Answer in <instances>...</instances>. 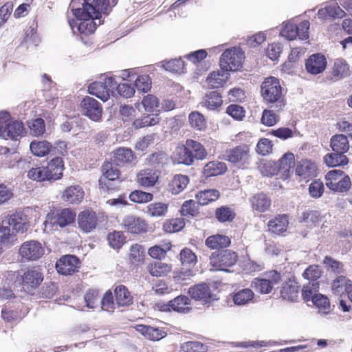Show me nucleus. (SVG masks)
I'll return each mask as SVG.
<instances>
[{
	"instance_id": "f257e3e1",
	"label": "nucleus",
	"mask_w": 352,
	"mask_h": 352,
	"mask_svg": "<svg viewBox=\"0 0 352 352\" xmlns=\"http://www.w3.org/2000/svg\"><path fill=\"white\" fill-rule=\"evenodd\" d=\"M118 0H72L69 8L76 19L69 21L74 34L89 35L101 24V14L107 12L109 6H115Z\"/></svg>"
},
{
	"instance_id": "f03ea898",
	"label": "nucleus",
	"mask_w": 352,
	"mask_h": 352,
	"mask_svg": "<svg viewBox=\"0 0 352 352\" xmlns=\"http://www.w3.org/2000/svg\"><path fill=\"white\" fill-rule=\"evenodd\" d=\"M63 162L61 157H56L50 160L46 166L32 168L28 177L37 182L56 181L63 175Z\"/></svg>"
},
{
	"instance_id": "7ed1b4c3",
	"label": "nucleus",
	"mask_w": 352,
	"mask_h": 352,
	"mask_svg": "<svg viewBox=\"0 0 352 352\" xmlns=\"http://www.w3.org/2000/svg\"><path fill=\"white\" fill-rule=\"evenodd\" d=\"M25 129L21 122L12 120L7 111L0 112V137L17 140L22 136Z\"/></svg>"
},
{
	"instance_id": "20e7f679",
	"label": "nucleus",
	"mask_w": 352,
	"mask_h": 352,
	"mask_svg": "<svg viewBox=\"0 0 352 352\" xmlns=\"http://www.w3.org/2000/svg\"><path fill=\"white\" fill-rule=\"evenodd\" d=\"M76 214L69 208H64L47 214L44 222L45 227L56 229V227L64 228L73 223Z\"/></svg>"
},
{
	"instance_id": "39448f33",
	"label": "nucleus",
	"mask_w": 352,
	"mask_h": 352,
	"mask_svg": "<svg viewBox=\"0 0 352 352\" xmlns=\"http://www.w3.org/2000/svg\"><path fill=\"white\" fill-rule=\"evenodd\" d=\"M243 58V52L239 47L227 49L220 57L221 69L226 72L237 71L241 67Z\"/></svg>"
},
{
	"instance_id": "423d86ee",
	"label": "nucleus",
	"mask_w": 352,
	"mask_h": 352,
	"mask_svg": "<svg viewBox=\"0 0 352 352\" xmlns=\"http://www.w3.org/2000/svg\"><path fill=\"white\" fill-rule=\"evenodd\" d=\"M237 261L236 252L225 250L218 253L213 252L210 256V265L218 270L229 272L228 267L233 266Z\"/></svg>"
},
{
	"instance_id": "0eeeda50",
	"label": "nucleus",
	"mask_w": 352,
	"mask_h": 352,
	"mask_svg": "<svg viewBox=\"0 0 352 352\" xmlns=\"http://www.w3.org/2000/svg\"><path fill=\"white\" fill-rule=\"evenodd\" d=\"M261 95L265 100L274 103L282 95V88L278 78L274 76L266 78L262 82Z\"/></svg>"
},
{
	"instance_id": "6e6552de",
	"label": "nucleus",
	"mask_w": 352,
	"mask_h": 352,
	"mask_svg": "<svg viewBox=\"0 0 352 352\" xmlns=\"http://www.w3.org/2000/svg\"><path fill=\"white\" fill-rule=\"evenodd\" d=\"M104 178L99 179V186L104 191L115 189L118 186H113L111 182L118 181L120 170L113 161L105 162L102 166Z\"/></svg>"
},
{
	"instance_id": "1a4fd4ad",
	"label": "nucleus",
	"mask_w": 352,
	"mask_h": 352,
	"mask_svg": "<svg viewBox=\"0 0 352 352\" xmlns=\"http://www.w3.org/2000/svg\"><path fill=\"white\" fill-rule=\"evenodd\" d=\"M81 113L94 122L102 118V108L101 104L95 98L86 96L80 102Z\"/></svg>"
},
{
	"instance_id": "9d476101",
	"label": "nucleus",
	"mask_w": 352,
	"mask_h": 352,
	"mask_svg": "<svg viewBox=\"0 0 352 352\" xmlns=\"http://www.w3.org/2000/svg\"><path fill=\"white\" fill-rule=\"evenodd\" d=\"M45 253L42 244L35 240L23 242L19 248V254L27 261H36Z\"/></svg>"
},
{
	"instance_id": "9b49d317",
	"label": "nucleus",
	"mask_w": 352,
	"mask_h": 352,
	"mask_svg": "<svg viewBox=\"0 0 352 352\" xmlns=\"http://www.w3.org/2000/svg\"><path fill=\"white\" fill-rule=\"evenodd\" d=\"M249 153L248 146L243 144L227 150L224 155V159L232 164H240L241 166H245L249 163Z\"/></svg>"
},
{
	"instance_id": "f8f14e48",
	"label": "nucleus",
	"mask_w": 352,
	"mask_h": 352,
	"mask_svg": "<svg viewBox=\"0 0 352 352\" xmlns=\"http://www.w3.org/2000/svg\"><path fill=\"white\" fill-rule=\"evenodd\" d=\"M79 259L74 255H65L56 263L57 272L62 275H71L78 271L80 266Z\"/></svg>"
},
{
	"instance_id": "ddd939ff",
	"label": "nucleus",
	"mask_w": 352,
	"mask_h": 352,
	"mask_svg": "<svg viewBox=\"0 0 352 352\" xmlns=\"http://www.w3.org/2000/svg\"><path fill=\"white\" fill-rule=\"evenodd\" d=\"M286 166V153H284L278 161H267L264 163H261L259 166V170L261 174L264 176H273L277 175L281 170H283L284 177V173L286 172L285 167Z\"/></svg>"
},
{
	"instance_id": "4468645a",
	"label": "nucleus",
	"mask_w": 352,
	"mask_h": 352,
	"mask_svg": "<svg viewBox=\"0 0 352 352\" xmlns=\"http://www.w3.org/2000/svg\"><path fill=\"white\" fill-rule=\"evenodd\" d=\"M327 65L324 55L316 53L311 55L305 62V68L308 73L317 75L322 73Z\"/></svg>"
},
{
	"instance_id": "2eb2a0df",
	"label": "nucleus",
	"mask_w": 352,
	"mask_h": 352,
	"mask_svg": "<svg viewBox=\"0 0 352 352\" xmlns=\"http://www.w3.org/2000/svg\"><path fill=\"white\" fill-rule=\"evenodd\" d=\"M79 228L85 233H89L96 229L98 224V217L95 212L85 210L78 215Z\"/></svg>"
},
{
	"instance_id": "dca6fc26",
	"label": "nucleus",
	"mask_w": 352,
	"mask_h": 352,
	"mask_svg": "<svg viewBox=\"0 0 352 352\" xmlns=\"http://www.w3.org/2000/svg\"><path fill=\"white\" fill-rule=\"evenodd\" d=\"M309 25V22L307 20L298 25L287 21V40H294L297 38L300 40L307 39Z\"/></svg>"
},
{
	"instance_id": "f3484780",
	"label": "nucleus",
	"mask_w": 352,
	"mask_h": 352,
	"mask_svg": "<svg viewBox=\"0 0 352 352\" xmlns=\"http://www.w3.org/2000/svg\"><path fill=\"white\" fill-rule=\"evenodd\" d=\"M192 298L202 301L204 304L210 303L214 300L209 286L206 283H200L188 289Z\"/></svg>"
},
{
	"instance_id": "a211bd4d",
	"label": "nucleus",
	"mask_w": 352,
	"mask_h": 352,
	"mask_svg": "<svg viewBox=\"0 0 352 352\" xmlns=\"http://www.w3.org/2000/svg\"><path fill=\"white\" fill-rule=\"evenodd\" d=\"M43 280V276L38 269H29L22 276L23 287L29 291L35 289Z\"/></svg>"
},
{
	"instance_id": "6ab92c4d",
	"label": "nucleus",
	"mask_w": 352,
	"mask_h": 352,
	"mask_svg": "<svg viewBox=\"0 0 352 352\" xmlns=\"http://www.w3.org/2000/svg\"><path fill=\"white\" fill-rule=\"evenodd\" d=\"M6 218L10 221L12 229L15 230L16 232L24 233L30 227L28 217L23 212H16Z\"/></svg>"
},
{
	"instance_id": "aec40b11",
	"label": "nucleus",
	"mask_w": 352,
	"mask_h": 352,
	"mask_svg": "<svg viewBox=\"0 0 352 352\" xmlns=\"http://www.w3.org/2000/svg\"><path fill=\"white\" fill-rule=\"evenodd\" d=\"M122 226L124 229L132 234H140L146 231L147 225L146 222L140 217L127 216L122 221Z\"/></svg>"
},
{
	"instance_id": "412c9836",
	"label": "nucleus",
	"mask_w": 352,
	"mask_h": 352,
	"mask_svg": "<svg viewBox=\"0 0 352 352\" xmlns=\"http://www.w3.org/2000/svg\"><path fill=\"white\" fill-rule=\"evenodd\" d=\"M317 168L314 163L309 160H304L296 165V174L300 179L306 182L316 176Z\"/></svg>"
},
{
	"instance_id": "4be33fe9",
	"label": "nucleus",
	"mask_w": 352,
	"mask_h": 352,
	"mask_svg": "<svg viewBox=\"0 0 352 352\" xmlns=\"http://www.w3.org/2000/svg\"><path fill=\"white\" fill-rule=\"evenodd\" d=\"M61 197L69 204H79L84 197V191L79 185L71 186L63 191Z\"/></svg>"
},
{
	"instance_id": "5701e85b",
	"label": "nucleus",
	"mask_w": 352,
	"mask_h": 352,
	"mask_svg": "<svg viewBox=\"0 0 352 352\" xmlns=\"http://www.w3.org/2000/svg\"><path fill=\"white\" fill-rule=\"evenodd\" d=\"M250 201L252 208L259 212L268 210L271 206L270 198L263 192L255 194Z\"/></svg>"
},
{
	"instance_id": "b1692460",
	"label": "nucleus",
	"mask_w": 352,
	"mask_h": 352,
	"mask_svg": "<svg viewBox=\"0 0 352 352\" xmlns=\"http://www.w3.org/2000/svg\"><path fill=\"white\" fill-rule=\"evenodd\" d=\"M134 158V153L131 148L122 147L114 151L111 160L116 166H121L131 162Z\"/></svg>"
},
{
	"instance_id": "393cba45",
	"label": "nucleus",
	"mask_w": 352,
	"mask_h": 352,
	"mask_svg": "<svg viewBox=\"0 0 352 352\" xmlns=\"http://www.w3.org/2000/svg\"><path fill=\"white\" fill-rule=\"evenodd\" d=\"M331 289L336 295L341 296L344 293L349 294L352 289L351 281L346 276L340 275L331 283Z\"/></svg>"
},
{
	"instance_id": "a878e982",
	"label": "nucleus",
	"mask_w": 352,
	"mask_h": 352,
	"mask_svg": "<svg viewBox=\"0 0 352 352\" xmlns=\"http://www.w3.org/2000/svg\"><path fill=\"white\" fill-rule=\"evenodd\" d=\"M230 243V239L228 236L223 234L210 236L206 240V245L212 250L226 248Z\"/></svg>"
},
{
	"instance_id": "bb28decb",
	"label": "nucleus",
	"mask_w": 352,
	"mask_h": 352,
	"mask_svg": "<svg viewBox=\"0 0 352 352\" xmlns=\"http://www.w3.org/2000/svg\"><path fill=\"white\" fill-rule=\"evenodd\" d=\"M30 148L32 154L38 157H44L53 152V146L46 140H34L30 143Z\"/></svg>"
},
{
	"instance_id": "cd10ccee",
	"label": "nucleus",
	"mask_w": 352,
	"mask_h": 352,
	"mask_svg": "<svg viewBox=\"0 0 352 352\" xmlns=\"http://www.w3.org/2000/svg\"><path fill=\"white\" fill-rule=\"evenodd\" d=\"M157 173L151 169L143 170L137 175L138 184L143 187L153 186L158 179Z\"/></svg>"
},
{
	"instance_id": "c85d7f7f",
	"label": "nucleus",
	"mask_w": 352,
	"mask_h": 352,
	"mask_svg": "<svg viewBox=\"0 0 352 352\" xmlns=\"http://www.w3.org/2000/svg\"><path fill=\"white\" fill-rule=\"evenodd\" d=\"M186 146L192 154L193 160H203L206 158L208 153L200 142L191 139L186 140Z\"/></svg>"
},
{
	"instance_id": "c756f323",
	"label": "nucleus",
	"mask_w": 352,
	"mask_h": 352,
	"mask_svg": "<svg viewBox=\"0 0 352 352\" xmlns=\"http://www.w3.org/2000/svg\"><path fill=\"white\" fill-rule=\"evenodd\" d=\"M15 230H13L10 221L5 217L0 224V241L3 244L11 243L14 240Z\"/></svg>"
},
{
	"instance_id": "7c9ffc66",
	"label": "nucleus",
	"mask_w": 352,
	"mask_h": 352,
	"mask_svg": "<svg viewBox=\"0 0 352 352\" xmlns=\"http://www.w3.org/2000/svg\"><path fill=\"white\" fill-rule=\"evenodd\" d=\"M300 222L305 223L309 227L316 226L321 220L320 213L317 210H307L298 214Z\"/></svg>"
},
{
	"instance_id": "2f4dec72",
	"label": "nucleus",
	"mask_w": 352,
	"mask_h": 352,
	"mask_svg": "<svg viewBox=\"0 0 352 352\" xmlns=\"http://www.w3.org/2000/svg\"><path fill=\"white\" fill-rule=\"evenodd\" d=\"M88 91L90 94L96 96L103 102L107 101L110 96L104 82H94L91 83L88 87Z\"/></svg>"
},
{
	"instance_id": "473e14b6",
	"label": "nucleus",
	"mask_w": 352,
	"mask_h": 352,
	"mask_svg": "<svg viewBox=\"0 0 352 352\" xmlns=\"http://www.w3.org/2000/svg\"><path fill=\"white\" fill-rule=\"evenodd\" d=\"M190 300L186 296H179L173 300L168 302V306L172 310L181 312L188 313L190 308L188 307Z\"/></svg>"
},
{
	"instance_id": "72a5a7b5",
	"label": "nucleus",
	"mask_w": 352,
	"mask_h": 352,
	"mask_svg": "<svg viewBox=\"0 0 352 352\" xmlns=\"http://www.w3.org/2000/svg\"><path fill=\"white\" fill-rule=\"evenodd\" d=\"M227 170L225 163L218 161L208 162L204 168V174L206 177H212L224 173Z\"/></svg>"
},
{
	"instance_id": "f704fd0d",
	"label": "nucleus",
	"mask_w": 352,
	"mask_h": 352,
	"mask_svg": "<svg viewBox=\"0 0 352 352\" xmlns=\"http://www.w3.org/2000/svg\"><path fill=\"white\" fill-rule=\"evenodd\" d=\"M222 96L217 91H210L204 98L201 104L209 110H214L222 104Z\"/></svg>"
},
{
	"instance_id": "c9c22d12",
	"label": "nucleus",
	"mask_w": 352,
	"mask_h": 352,
	"mask_svg": "<svg viewBox=\"0 0 352 352\" xmlns=\"http://www.w3.org/2000/svg\"><path fill=\"white\" fill-rule=\"evenodd\" d=\"M220 193L215 189H206L199 191L196 195V199L198 204L201 206H206L211 202H213L219 199Z\"/></svg>"
},
{
	"instance_id": "e433bc0d",
	"label": "nucleus",
	"mask_w": 352,
	"mask_h": 352,
	"mask_svg": "<svg viewBox=\"0 0 352 352\" xmlns=\"http://www.w3.org/2000/svg\"><path fill=\"white\" fill-rule=\"evenodd\" d=\"M331 147L334 152L344 154L349 148L346 135L342 134L333 135L331 139Z\"/></svg>"
},
{
	"instance_id": "4c0bfd02",
	"label": "nucleus",
	"mask_w": 352,
	"mask_h": 352,
	"mask_svg": "<svg viewBox=\"0 0 352 352\" xmlns=\"http://www.w3.org/2000/svg\"><path fill=\"white\" fill-rule=\"evenodd\" d=\"M114 293L116 300L120 306H126L133 302V298L124 285L117 286L114 289Z\"/></svg>"
},
{
	"instance_id": "58836bf2",
	"label": "nucleus",
	"mask_w": 352,
	"mask_h": 352,
	"mask_svg": "<svg viewBox=\"0 0 352 352\" xmlns=\"http://www.w3.org/2000/svg\"><path fill=\"white\" fill-rule=\"evenodd\" d=\"M324 162L329 167H335L346 165L349 160L344 154L333 151V153L327 154L324 157Z\"/></svg>"
},
{
	"instance_id": "ea45409f",
	"label": "nucleus",
	"mask_w": 352,
	"mask_h": 352,
	"mask_svg": "<svg viewBox=\"0 0 352 352\" xmlns=\"http://www.w3.org/2000/svg\"><path fill=\"white\" fill-rule=\"evenodd\" d=\"M147 270L151 276L160 277L165 276L170 272L171 271V266L160 261H156L150 263L147 267Z\"/></svg>"
},
{
	"instance_id": "a19ab883",
	"label": "nucleus",
	"mask_w": 352,
	"mask_h": 352,
	"mask_svg": "<svg viewBox=\"0 0 352 352\" xmlns=\"http://www.w3.org/2000/svg\"><path fill=\"white\" fill-rule=\"evenodd\" d=\"M269 230L276 234H282L286 230V214H278L268 223Z\"/></svg>"
},
{
	"instance_id": "79ce46f5",
	"label": "nucleus",
	"mask_w": 352,
	"mask_h": 352,
	"mask_svg": "<svg viewBox=\"0 0 352 352\" xmlns=\"http://www.w3.org/2000/svg\"><path fill=\"white\" fill-rule=\"evenodd\" d=\"M166 71L180 74L184 72V62L182 58H175L168 61L163 60L158 63Z\"/></svg>"
},
{
	"instance_id": "37998d69",
	"label": "nucleus",
	"mask_w": 352,
	"mask_h": 352,
	"mask_svg": "<svg viewBox=\"0 0 352 352\" xmlns=\"http://www.w3.org/2000/svg\"><path fill=\"white\" fill-rule=\"evenodd\" d=\"M227 72L221 69V71L210 73L207 78L208 85L212 88L222 87L228 78V74Z\"/></svg>"
},
{
	"instance_id": "c03bdc74",
	"label": "nucleus",
	"mask_w": 352,
	"mask_h": 352,
	"mask_svg": "<svg viewBox=\"0 0 352 352\" xmlns=\"http://www.w3.org/2000/svg\"><path fill=\"white\" fill-rule=\"evenodd\" d=\"M322 263L326 270L329 273L337 274L344 272L342 263L331 256H326L324 258Z\"/></svg>"
},
{
	"instance_id": "a18cd8bd",
	"label": "nucleus",
	"mask_w": 352,
	"mask_h": 352,
	"mask_svg": "<svg viewBox=\"0 0 352 352\" xmlns=\"http://www.w3.org/2000/svg\"><path fill=\"white\" fill-rule=\"evenodd\" d=\"M318 15L320 16H327L332 18L341 19L344 16V12L338 6L337 3H331L324 9L318 11Z\"/></svg>"
},
{
	"instance_id": "49530a36",
	"label": "nucleus",
	"mask_w": 352,
	"mask_h": 352,
	"mask_svg": "<svg viewBox=\"0 0 352 352\" xmlns=\"http://www.w3.org/2000/svg\"><path fill=\"white\" fill-rule=\"evenodd\" d=\"M176 155L177 160L179 164L190 166L194 162L192 154L186 146V142H185V144L177 148Z\"/></svg>"
},
{
	"instance_id": "de8ad7c7",
	"label": "nucleus",
	"mask_w": 352,
	"mask_h": 352,
	"mask_svg": "<svg viewBox=\"0 0 352 352\" xmlns=\"http://www.w3.org/2000/svg\"><path fill=\"white\" fill-rule=\"evenodd\" d=\"M254 298V293L250 289H243L233 296V301L236 305H245Z\"/></svg>"
},
{
	"instance_id": "09e8293b",
	"label": "nucleus",
	"mask_w": 352,
	"mask_h": 352,
	"mask_svg": "<svg viewBox=\"0 0 352 352\" xmlns=\"http://www.w3.org/2000/svg\"><path fill=\"white\" fill-rule=\"evenodd\" d=\"M160 118L157 114H148L142 116L140 119H136L133 122V126L135 129H140L146 126H154L158 124Z\"/></svg>"
},
{
	"instance_id": "8fccbe9b",
	"label": "nucleus",
	"mask_w": 352,
	"mask_h": 352,
	"mask_svg": "<svg viewBox=\"0 0 352 352\" xmlns=\"http://www.w3.org/2000/svg\"><path fill=\"white\" fill-rule=\"evenodd\" d=\"M30 134L34 136H41L45 132V122L43 119L37 118L28 122Z\"/></svg>"
},
{
	"instance_id": "3c124183",
	"label": "nucleus",
	"mask_w": 352,
	"mask_h": 352,
	"mask_svg": "<svg viewBox=\"0 0 352 352\" xmlns=\"http://www.w3.org/2000/svg\"><path fill=\"white\" fill-rule=\"evenodd\" d=\"M147 213L153 217H164L168 211V204L161 202L152 203L147 206Z\"/></svg>"
},
{
	"instance_id": "603ef678",
	"label": "nucleus",
	"mask_w": 352,
	"mask_h": 352,
	"mask_svg": "<svg viewBox=\"0 0 352 352\" xmlns=\"http://www.w3.org/2000/svg\"><path fill=\"white\" fill-rule=\"evenodd\" d=\"M313 304L318 309L319 311L327 314L330 311V302L327 297L322 294H315L312 298Z\"/></svg>"
},
{
	"instance_id": "864d4df0",
	"label": "nucleus",
	"mask_w": 352,
	"mask_h": 352,
	"mask_svg": "<svg viewBox=\"0 0 352 352\" xmlns=\"http://www.w3.org/2000/svg\"><path fill=\"white\" fill-rule=\"evenodd\" d=\"M300 285L294 276L287 277V300L296 302L299 299Z\"/></svg>"
},
{
	"instance_id": "5fc2aeb1",
	"label": "nucleus",
	"mask_w": 352,
	"mask_h": 352,
	"mask_svg": "<svg viewBox=\"0 0 352 352\" xmlns=\"http://www.w3.org/2000/svg\"><path fill=\"white\" fill-rule=\"evenodd\" d=\"M251 286L261 294H268L272 289V282L265 278H254Z\"/></svg>"
},
{
	"instance_id": "6e6d98bb",
	"label": "nucleus",
	"mask_w": 352,
	"mask_h": 352,
	"mask_svg": "<svg viewBox=\"0 0 352 352\" xmlns=\"http://www.w3.org/2000/svg\"><path fill=\"white\" fill-rule=\"evenodd\" d=\"M215 217L220 222L232 221L234 217V212L228 206H221L217 208Z\"/></svg>"
},
{
	"instance_id": "4d7b16f0",
	"label": "nucleus",
	"mask_w": 352,
	"mask_h": 352,
	"mask_svg": "<svg viewBox=\"0 0 352 352\" xmlns=\"http://www.w3.org/2000/svg\"><path fill=\"white\" fill-rule=\"evenodd\" d=\"M125 239L123 233L119 231L109 233L107 236L109 244L113 249H120L125 243Z\"/></svg>"
},
{
	"instance_id": "13d9d810",
	"label": "nucleus",
	"mask_w": 352,
	"mask_h": 352,
	"mask_svg": "<svg viewBox=\"0 0 352 352\" xmlns=\"http://www.w3.org/2000/svg\"><path fill=\"white\" fill-rule=\"evenodd\" d=\"M188 120L192 127L201 131L206 127V120L202 114L193 111L189 114Z\"/></svg>"
},
{
	"instance_id": "bf43d9fd",
	"label": "nucleus",
	"mask_w": 352,
	"mask_h": 352,
	"mask_svg": "<svg viewBox=\"0 0 352 352\" xmlns=\"http://www.w3.org/2000/svg\"><path fill=\"white\" fill-rule=\"evenodd\" d=\"M198 211V205L192 199L185 201L180 209V214L184 217H193Z\"/></svg>"
},
{
	"instance_id": "052dcab7",
	"label": "nucleus",
	"mask_w": 352,
	"mask_h": 352,
	"mask_svg": "<svg viewBox=\"0 0 352 352\" xmlns=\"http://www.w3.org/2000/svg\"><path fill=\"white\" fill-rule=\"evenodd\" d=\"M319 288L318 282L309 283L305 285L302 289V298L306 302L312 301V298L315 294H318Z\"/></svg>"
},
{
	"instance_id": "680f3d73",
	"label": "nucleus",
	"mask_w": 352,
	"mask_h": 352,
	"mask_svg": "<svg viewBox=\"0 0 352 352\" xmlns=\"http://www.w3.org/2000/svg\"><path fill=\"white\" fill-rule=\"evenodd\" d=\"M142 104L146 111L154 112L160 106L158 98L154 95L148 94L143 98Z\"/></svg>"
},
{
	"instance_id": "e2e57ef3",
	"label": "nucleus",
	"mask_w": 352,
	"mask_h": 352,
	"mask_svg": "<svg viewBox=\"0 0 352 352\" xmlns=\"http://www.w3.org/2000/svg\"><path fill=\"white\" fill-rule=\"evenodd\" d=\"M189 182L188 176L184 175H176L172 182L173 192L178 194L182 191Z\"/></svg>"
},
{
	"instance_id": "0e129e2a",
	"label": "nucleus",
	"mask_w": 352,
	"mask_h": 352,
	"mask_svg": "<svg viewBox=\"0 0 352 352\" xmlns=\"http://www.w3.org/2000/svg\"><path fill=\"white\" fill-rule=\"evenodd\" d=\"M153 195L142 190H134L130 193L129 198L135 203L142 204L146 203L153 199Z\"/></svg>"
},
{
	"instance_id": "69168bd1",
	"label": "nucleus",
	"mask_w": 352,
	"mask_h": 352,
	"mask_svg": "<svg viewBox=\"0 0 352 352\" xmlns=\"http://www.w3.org/2000/svg\"><path fill=\"white\" fill-rule=\"evenodd\" d=\"M134 87L140 91L147 92L151 87V80L148 75H140L135 80Z\"/></svg>"
},
{
	"instance_id": "338daca9",
	"label": "nucleus",
	"mask_w": 352,
	"mask_h": 352,
	"mask_svg": "<svg viewBox=\"0 0 352 352\" xmlns=\"http://www.w3.org/2000/svg\"><path fill=\"white\" fill-rule=\"evenodd\" d=\"M179 256L183 265L194 266L197 263V256L188 248L183 249Z\"/></svg>"
},
{
	"instance_id": "774afa93",
	"label": "nucleus",
	"mask_w": 352,
	"mask_h": 352,
	"mask_svg": "<svg viewBox=\"0 0 352 352\" xmlns=\"http://www.w3.org/2000/svg\"><path fill=\"white\" fill-rule=\"evenodd\" d=\"M324 184L320 179L312 182L309 186V193L312 198L318 199L322 197L324 192Z\"/></svg>"
}]
</instances>
